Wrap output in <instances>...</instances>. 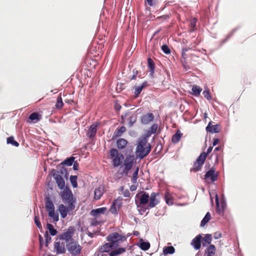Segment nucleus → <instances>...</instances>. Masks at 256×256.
Returning <instances> with one entry per match:
<instances>
[{
    "label": "nucleus",
    "mask_w": 256,
    "mask_h": 256,
    "mask_svg": "<svg viewBox=\"0 0 256 256\" xmlns=\"http://www.w3.org/2000/svg\"><path fill=\"white\" fill-rule=\"evenodd\" d=\"M150 145L148 143L146 138H140L136 148V156L140 159H142L150 153Z\"/></svg>",
    "instance_id": "nucleus-1"
},
{
    "label": "nucleus",
    "mask_w": 256,
    "mask_h": 256,
    "mask_svg": "<svg viewBox=\"0 0 256 256\" xmlns=\"http://www.w3.org/2000/svg\"><path fill=\"white\" fill-rule=\"evenodd\" d=\"M63 190H64L60 194L61 198L63 202L66 205H70V210H74L75 208L74 203L76 200L73 196L72 191L68 187H66V188Z\"/></svg>",
    "instance_id": "nucleus-2"
},
{
    "label": "nucleus",
    "mask_w": 256,
    "mask_h": 256,
    "mask_svg": "<svg viewBox=\"0 0 256 256\" xmlns=\"http://www.w3.org/2000/svg\"><path fill=\"white\" fill-rule=\"evenodd\" d=\"M137 114L133 112L130 110H128L125 112L120 116L121 121L120 122L122 124L126 123V121L128 122V127H132L137 120Z\"/></svg>",
    "instance_id": "nucleus-3"
},
{
    "label": "nucleus",
    "mask_w": 256,
    "mask_h": 256,
    "mask_svg": "<svg viewBox=\"0 0 256 256\" xmlns=\"http://www.w3.org/2000/svg\"><path fill=\"white\" fill-rule=\"evenodd\" d=\"M110 154L114 167H118L122 165L124 160V156L122 154L119 153L118 150L115 148L110 150Z\"/></svg>",
    "instance_id": "nucleus-4"
},
{
    "label": "nucleus",
    "mask_w": 256,
    "mask_h": 256,
    "mask_svg": "<svg viewBox=\"0 0 256 256\" xmlns=\"http://www.w3.org/2000/svg\"><path fill=\"white\" fill-rule=\"evenodd\" d=\"M68 251L72 256H78L82 253V246L78 242L72 240L66 244Z\"/></svg>",
    "instance_id": "nucleus-5"
},
{
    "label": "nucleus",
    "mask_w": 256,
    "mask_h": 256,
    "mask_svg": "<svg viewBox=\"0 0 256 256\" xmlns=\"http://www.w3.org/2000/svg\"><path fill=\"white\" fill-rule=\"evenodd\" d=\"M136 158L134 154H130L127 156L124 160V169L123 173L126 175L128 172L132 168L134 164L136 162Z\"/></svg>",
    "instance_id": "nucleus-6"
},
{
    "label": "nucleus",
    "mask_w": 256,
    "mask_h": 256,
    "mask_svg": "<svg viewBox=\"0 0 256 256\" xmlns=\"http://www.w3.org/2000/svg\"><path fill=\"white\" fill-rule=\"evenodd\" d=\"M107 240L112 242L114 246L117 247L120 242H124L126 240V238L117 232H114L109 234L106 238Z\"/></svg>",
    "instance_id": "nucleus-7"
},
{
    "label": "nucleus",
    "mask_w": 256,
    "mask_h": 256,
    "mask_svg": "<svg viewBox=\"0 0 256 256\" xmlns=\"http://www.w3.org/2000/svg\"><path fill=\"white\" fill-rule=\"evenodd\" d=\"M206 159V154L205 152H203L199 156L194 163L192 168L190 169V172H197L202 168Z\"/></svg>",
    "instance_id": "nucleus-8"
},
{
    "label": "nucleus",
    "mask_w": 256,
    "mask_h": 256,
    "mask_svg": "<svg viewBox=\"0 0 256 256\" xmlns=\"http://www.w3.org/2000/svg\"><path fill=\"white\" fill-rule=\"evenodd\" d=\"M216 169L212 168L208 171L206 172L204 175L205 181L208 184H212L218 180V174L215 173Z\"/></svg>",
    "instance_id": "nucleus-9"
},
{
    "label": "nucleus",
    "mask_w": 256,
    "mask_h": 256,
    "mask_svg": "<svg viewBox=\"0 0 256 256\" xmlns=\"http://www.w3.org/2000/svg\"><path fill=\"white\" fill-rule=\"evenodd\" d=\"M150 196L148 193L146 192H142L138 193L136 195V198L139 200V202L136 200V202L137 204V206H140L142 205H145L148 204Z\"/></svg>",
    "instance_id": "nucleus-10"
},
{
    "label": "nucleus",
    "mask_w": 256,
    "mask_h": 256,
    "mask_svg": "<svg viewBox=\"0 0 256 256\" xmlns=\"http://www.w3.org/2000/svg\"><path fill=\"white\" fill-rule=\"evenodd\" d=\"M74 232V228L73 226L69 227L66 232L62 234H59L57 238L59 240H65L66 242H69L70 240H72V238Z\"/></svg>",
    "instance_id": "nucleus-11"
},
{
    "label": "nucleus",
    "mask_w": 256,
    "mask_h": 256,
    "mask_svg": "<svg viewBox=\"0 0 256 256\" xmlns=\"http://www.w3.org/2000/svg\"><path fill=\"white\" fill-rule=\"evenodd\" d=\"M60 240L57 238L54 242V249L56 254H63L66 252L65 242Z\"/></svg>",
    "instance_id": "nucleus-12"
},
{
    "label": "nucleus",
    "mask_w": 256,
    "mask_h": 256,
    "mask_svg": "<svg viewBox=\"0 0 256 256\" xmlns=\"http://www.w3.org/2000/svg\"><path fill=\"white\" fill-rule=\"evenodd\" d=\"M54 178L60 190H63L65 188V181L64 178L60 174V172H56L54 174Z\"/></svg>",
    "instance_id": "nucleus-13"
},
{
    "label": "nucleus",
    "mask_w": 256,
    "mask_h": 256,
    "mask_svg": "<svg viewBox=\"0 0 256 256\" xmlns=\"http://www.w3.org/2000/svg\"><path fill=\"white\" fill-rule=\"evenodd\" d=\"M157 195H158V193H156L154 192L150 194V196L149 198V204L148 205L147 208L144 210V212L146 209L149 210L155 207L159 203L158 200L156 199V196Z\"/></svg>",
    "instance_id": "nucleus-14"
},
{
    "label": "nucleus",
    "mask_w": 256,
    "mask_h": 256,
    "mask_svg": "<svg viewBox=\"0 0 256 256\" xmlns=\"http://www.w3.org/2000/svg\"><path fill=\"white\" fill-rule=\"evenodd\" d=\"M98 123L92 124L88 128L86 132V136L90 139L93 138L96 135L97 132V126Z\"/></svg>",
    "instance_id": "nucleus-15"
},
{
    "label": "nucleus",
    "mask_w": 256,
    "mask_h": 256,
    "mask_svg": "<svg viewBox=\"0 0 256 256\" xmlns=\"http://www.w3.org/2000/svg\"><path fill=\"white\" fill-rule=\"evenodd\" d=\"M154 115L152 112L144 114L141 117V122L142 124H147L154 120Z\"/></svg>",
    "instance_id": "nucleus-16"
},
{
    "label": "nucleus",
    "mask_w": 256,
    "mask_h": 256,
    "mask_svg": "<svg viewBox=\"0 0 256 256\" xmlns=\"http://www.w3.org/2000/svg\"><path fill=\"white\" fill-rule=\"evenodd\" d=\"M70 205H67L66 207L62 204H60L58 206V211L60 214L61 217L63 218H65L68 212H69L72 211L74 210H70Z\"/></svg>",
    "instance_id": "nucleus-17"
},
{
    "label": "nucleus",
    "mask_w": 256,
    "mask_h": 256,
    "mask_svg": "<svg viewBox=\"0 0 256 256\" xmlns=\"http://www.w3.org/2000/svg\"><path fill=\"white\" fill-rule=\"evenodd\" d=\"M110 242L104 244L99 248L98 250L100 252H110L112 248H116L114 244H112V242Z\"/></svg>",
    "instance_id": "nucleus-18"
},
{
    "label": "nucleus",
    "mask_w": 256,
    "mask_h": 256,
    "mask_svg": "<svg viewBox=\"0 0 256 256\" xmlns=\"http://www.w3.org/2000/svg\"><path fill=\"white\" fill-rule=\"evenodd\" d=\"M42 118V116L38 114V112H32L31 114L28 118V120H27L28 122L36 123Z\"/></svg>",
    "instance_id": "nucleus-19"
},
{
    "label": "nucleus",
    "mask_w": 256,
    "mask_h": 256,
    "mask_svg": "<svg viewBox=\"0 0 256 256\" xmlns=\"http://www.w3.org/2000/svg\"><path fill=\"white\" fill-rule=\"evenodd\" d=\"M202 236L200 234H198L196 236L192 241L191 244L194 246V248L196 250H199L201 247V240Z\"/></svg>",
    "instance_id": "nucleus-20"
},
{
    "label": "nucleus",
    "mask_w": 256,
    "mask_h": 256,
    "mask_svg": "<svg viewBox=\"0 0 256 256\" xmlns=\"http://www.w3.org/2000/svg\"><path fill=\"white\" fill-rule=\"evenodd\" d=\"M104 192V187L103 186H100L96 188L94 192V198L96 200H98L100 198Z\"/></svg>",
    "instance_id": "nucleus-21"
},
{
    "label": "nucleus",
    "mask_w": 256,
    "mask_h": 256,
    "mask_svg": "<svg viewBox=\"0 0 256 256\" xmlns=\"http://www.w3.org/2000/svg\"><path fill=\"white\" fill-rule=\"evenodd\" d=\"M207 132L211 133H217L220 131V125H212V122H210L206 128Z\"/></svg>",
    "instance_id": "nucleus-22"
},
{
    "label": "nucleus",
    "mask_w": 256,
    "mask_h": 256,
    "mask_svg": "<svg viewBox=\"0 0 256 256\" xmlns=\"http://www.w3.org/2000/svg\"><path fill=\"white\" fill-rule=\"evenodd\" d=\"M107 211V208L105 207L100 208L95 210H92L90 212V214L92 216H100V214H104Z\"/></svg>",
    "instance_id": "nucleus-23"
},
{
    "label": "nucleus",
    "mask_w": 256,
    "mask_h": 256,
    "mask_svg": "<svg viewBox=\"0 0 256 256\" xmlns=\"http://www.w3.org/2000/svg\"><path fill=\"white\" fill-rule=\"evenodd\" d=\"M45 207L48 212L54 210V204L49 196L45 198Z\"/></svg>",
    "instance_id": "nucleus-24"
},
{
    "label": "nucleus",
    "mask_w": 256,
    "mask_h": 256,
    "mask_svg": "<svg viewBox=\"0 0 256 256\" xmlns=\"http://www.w3.org/2000/svg\"><path fill=\"white\" fill-rule=\"evenodd\" d=\"M148 83L146 81H144L141 86H138L135 87V92H134V95L135 97H138L140 92H142V89L146 86H148Z\"/></svg>",
    "instance_id": "nucleus-25"
},
{
    "label": "nucleus",
    "mask_w": 256,
    "mask_h": 256,
    "mask_svg": "<svg viewBox=\"0 0 256 256\" xmlns=\"http://www.w3.org/2000/svg\"><path fill=\"white\" fill-rule=\"evenodd\" d=\"M94 218H92L90 220V225L92 226H96L102 222H104L103 220L102 219L100 216H94Z\"/></svg>",
    "instance_id": "nucleus-26"
},
{
    "label": "nucleus",
    "mask_w": 256,
    "mask_h": 256,
    "mask_svg": "<svg viewBox=\"0 0 256 256\" xmlns=\"http://www.w3.org/2000/svg\"><path fill=\"white\" fill-rule=\"evenodd\" d=\"M182 134L180 130H178L172 136V142L173 143H178L180 140Z\"/></svg>",
    "instance_id": "nucleus-27"
},
{
    "label": "nucleus",
    "mask_w": 256,
    "mask_h": 256,
    "mask_svg": "<svg viewBox=\"0 0 256 256\" xmlns=\"http://www.w3.org/2000/svg\"><path fill=\"white\" fill-rule=\"evenodd\" d=\"M216 247L213 244H210L206 251V256H214L216 252Z\"/></svg>",
    "instance_id": "nucleus-28"
},
{
    "label": "nucleus",
    "mask_w": 256,
    "mask_h": 256,
    "mask_svg": "<svg viewBox=\"0 0 256 256\" xmlns=\"http://www.w3.org/2000/svg\"><path fill=\"white\" fill-rule=\"evenodd\" d=\"M127 144V140L122 138H120L116 141L117 147L118 149L124 148L126 146Z\"/></svg>",
    "instance_id": "nucleus-29"
},
{
    "label": "nucleus",
    "mask_w": 256,
    "mask_h": 256,
    "mask_svg": "<svg viewBox=\"0 0 256 256\" xmlns=\"http://www.w3.org/2000/svg\"><path fill=\"white\" fill-rule=\"evenodd\" d=\"M126 131V128L124 126H122L120 128H117L114 134V136L116 138L120 136L124 132Z\"/></svg>",
    "instance_id": "nucleus-30"
},
{
    "label": "nucleus",
    "mask_w": 256,
    "mask_h": 256,
    "mask_svg": "<svg viewBox=\"0 0 256 256\" xmlns=\"http://www.w3.org/2000/svg\"><path fill=\"white\" fill-rule=\"evenodd\" d=\"M126 252L125 248H120L115 250H112L109 254L110 256H117Z\"/></svg>",
    "instance_id": "nucleus-31"
},
{
    "label": "nucleus",
    "mask_w": 256,
    "mask_h": 256,
    "mask_svg": "<svg viewBox=\"0 0 256 256\" xmlns=\"http://www.w3.org/2000/svg\"><path fill=\"white\" fill-rule=\"evenodd\" d=\"M164 198L166 203L168 205H172L174 203V198L169 192H166L164 194Z\"/></svg>",
    "instance_id": "nucleus-32"
},
{
    "label": "nucleus",
    "mask_w": 256,
    "mask_h": 256,
    "mask_svg": "<svg viewBox=\"0 0 256 256\" xmlns=\"http://www.w3.org/2000/svg\"><path fill=\"white\" fill-rule=\"evenodd\" d=\"M175 252V249L172 246H166L163 249V253L164 255L173 254Z\"/></svg>",
    "instance_id": "nucleus-33"
},
{
    "label": "nucleus",
    "mask_w": 256,
    "mask_h": 256,
    "mask_svg": "<svg viewBox=\"0 0 256 256\" xmlns=\"http://www.w3.org/2000/svg\"><path fill=\"white\" fill-rule=\"evenodd\" d=\"M158 124H154L150 126L149 130L148 131L146 135L147 136H150L152 134H155L158 130Z\"/></svg>",
    "instance_id": "nucleus-34"
},
{
    "label": "nucleus",
    "mask_w": 256,
    "mask_h": 256,
    "mask_svg": "<svg viewBox=\"0 0 256 256\" xmlns=\"http://www.w3.org/2000/svg\"><path fill=\"white\" fill-rule=\"evenodd\" d=\"M48 216L52 218L53 222H56L59 220L58 214L56 213L54 210L48 212Z\"/></svg>",
    "instance_id": "nucleus-35"
},
{
    "label": "nucleus",
    "mask_w": 256,
    "mask_h": 256,
    "mask_svg": "<svg viewBox=\"0 0 256 256\" xmlns=\"http://www.w3.org/2000/svg\"><path fill=\"white\" fill-rule=\"evenodd\" d=\"M192 94L195 96H198L200 94V92L202 90V88L196 85H194L192 87Z\"/></svg>",
    "instance_id": "nucleus-36"
},
{
    "label": "nucleus",
    "mask_w": 256,
    "mask_h": 256,
    "mask_svg": "<svg viewBox=\"0 0 256 256\" xmlns=\"http://www.w3.org/2000/svg\"><path fill=\"white\" fill-rule=\"evenodd\" d=\"M211 216L209 212H208L202 220L200 224L201 226H204L210 220Z\"/></svg>",
    "instance_id": "nucleus-37"
},
{
    "label": "nucleus",
    "mask_w": 256,
    "mask_h": 256,
    "mask_svg": "<svg viewBox=\"0 0 256 256\" xmlns=\"http://www.w3.org/2000/svg\"><path fill=\"white\" fill-rule=\"evenodd\" d=\"M47 228L48 229L50 234L52 236H56L58 233L57 230L55 229L53 225L50 224H47Z\"/></svg>",
    "instance_id": "nucleus-38"
},
{
    "label": "nucleus",
    "mask_w": 256,
    "mask_h": 256,
    "mask_svg": "<svg viewBox=\"0 0 256 256\" xmlns=\"http://www.w3.org/2000/svg\"><path fill=\"white\" fill-rule=\"evenodd\" d=\"M75 158L73 156H71L69 158H66L64 162H62L61 164L66 165L68 166H71Z\"/></svg>",
    "instance_id": "nucleus-39"
},
{
    "label": "nucleus",
    "mask_w": 256,
    "mask_h": 256,
    "mask_svg": "<svg viewBox=\"0 0 256 256\" xmlns=\"http://www.w3.org/2000/svg\"><path fill=\"white\" fill-rule=\"evenodd\" d=\"M204 242L202 243L203 246H205L206 245L205 244V243H206L208 244H210L212 240V235L210 234H206L205 236L203 238Z\"/></svg>",
    "instance_id": "nucleus-40"
},
{
    "label": "nucleus",
    "mask_w": 256,
    "mask_h": 256,
    "mask_svg": "<svg viewBox=\"0 0 256 256\" xmlns=\"http://www.w3.org/2000/svg\"><path fill=\"white\" fill-rule=\"evenodd\" d=\"M64 106L62 98L61 96H59L56 100V102L55 104V106L57 109H61Z\"/></svg>",
    "instance_id": "nucleus-41"
},
{
    "label": "nucleus",
    "mask_w": 256,
    "mask_h": 256,
    "mask_svg": "<svg viewBox=\"0 0 256 256\" xmlns=\"http://www.w3.org/2000/svg\"><path fill=\"white\" fill-rule=\"evenodd\" d=\"M216 212L220 214L223 212L221 208L220 204L219 203L218 198L217 195H216Z\"/></svg>",
    "instance_id": "nucleus-42"
},
{
    "label": "nucleus",
    "mask_w": 256,
    "mask_h": 256,
    "mask_svg": "<svg viewBox=\"0 0 256 256\" xmlns=\"http://www.w3.org/2000/svg\"><path fill=\"white\" fill-rule=\"evenodd\" d=\"M139 246L142 250H147L150 248V244L149 242H142Z\"/></svg>",
    "instance_id": "nucleus-43"
},
{
    "label": "nucleus",
    "mask_w": 256,
    "mask_h": 256,
    "mask_svg": "<svg viewBox=\"0 0 256 256\" xmlns=\"http://www.w3.org/2000/svg\"><path fill=\"white\" fill-rule=\"evenodd\" d=\"M6 141L8 144H10L16 147H18L19 146V144L14 140L13 136H10L8 138Z\"/></svg>",
    "instance_id": "nucleus-44"
},
{
    "label": "nucleus",
    "mask_w": 256,
    "mask_h": 256,
    "mask_svg": "<svg viewBox=\"0 0 256 256\" xmlns=\"http://www.w3.org/2000/svg\"><path fill=\"white\" fill-rule=\"evenodd\" d=\"M70 182L72 184V186L76 188L78 186L77 183V176H71L70 178Z\"/></svg>",
    "instance_id": "nucleus-45"
},
{
    "label": "nucleus",
    "mask_w": 256,
    "mask_h": 256,
    "mask_svg": "<svg viewBox=\"0 0 256 256\" xmlns=\"http://www.w3.org/2000/svg\"><path fill=\"white\" fill-rule=\"evenodd\" d=\"M44 236V238H45V240H46L45 246H46L47 247L48 246V244L51 242L52 238L49 236L48 231L46 232Z\"/></svg>",
    "instance_id": "nucleus-46"
},
{
    "label": "nucleus",
    "mask_w": 256,
    "mask_h": 256,
    "mask_svg": "<svg viewBox=\"0 0 256 256\" xmlns=\"http://www.w3.org/2000/svg\"><path fill=\"white\" fill-rule=\"evenodd\" d=\"M148 66L150 70H152L155 68L154 63L152 60L150 58H148Z\"/></svg>",
    "instance_id": "nucleus-47"
},
{
    "label": "nucleus",
    "mask_w": 256,
    "mask_h": 256,
    "mask_svg": "<svg viewBox=\"0 0 256 256\" xmlns=\"http://www.w3.org/2000/svg\"><path fill=\"white\" fill-rule=\"evenodd\" d=\"M138 170H139V168L137 167L136 168L133 174L132 178V181L134 182H135L136 181L137 179H138Z\"/></svg>",
    "instance_id": "nucleus-48"
},
{
    "label": "nucleus",
    "mask_w": 256,
    "mask_h": 256,
    "mask_svg": "<svg viewBox=\"0 0 256 256\" xmlns=\"http://www.w3.org/2000/svg\"><path fill=\"white\" fill-rule=\"evenodd\" d=\"M34 222L40 230H42V226L38 216H34Z\"/></svg>",
    "instance_id": "nucleus-49"
},
{
    "label": "nucleus",
    "mask_w": 256,
    "mask_h": 256,
    "mask_svg": "<svg viewBox=\"0 0 256 256\" xmlns=\"http://www.w3.org/2000/svg\"><path fill=\"white\" fill-rule=\"evenodd\" d=\"M162 50L164 53L166 54H170V50L168 46L166 44H164L162 46Z\"/></svg>",
    "instance_id": "nucleus-50"
},
{
    "label": "nucleus",
    "mask_w": 256,
    "mask_h": 256,
    "mask_svg": "<svg viewBox=\"0 0 256 256\" xmlns=\"http://www.w3.org/2000/svg\"><path fill=\"white\" fill-rule=\"evenodd\" d=\"M204 97L208 100H210L212 98V96L210 93L209 90H204L203 92Z\"/></svg>",
    "instance_id": "nucleus-51"
},
{
    "label": "nucleus",
    "mask_w": 256,
    "mask_h": 256,
    "mask_svg": "<svg viewBox=\"0 0 256 256\" xmlns=\"http://www.w3.org/2000/svg\"><path fill=\"white\" fill-rule=\"evenodd\" d=\"M189 48H184L182 50V55L184 58L186 59L188 57V55L186 54V52L188 51Z\"/></svg>",
    "instance_id": "nucleus-52"
},
{
    "label": "nucleus",
    "mask_w": 256,
    "mask_h": 256,
    "mask_svg": "<svg viewBox=\"0 0 256 256\" xmlns=\"http://www.w3.org/2000/svg\"><path fill=\"white\" fill-rule=\"evenodd\" d=\"M57 172H60V174L62 175H64V176L67 178V176L68 175V173L67 172V170L62 168L60 171H58Z\"/></svg>",
    "instance_id": "nucleus-53"
},
{
    "label": "nucleus",
    "mask_w": 256,
    "mask_h": 256,
    "mask_svg": "<svg viewBox=\"0 0 256 256\" xmlns=\"http://www.w3.org/2000/svg\"><path fill=\"white\" fill-rule=\"evenodd\" d=\"M132 76L130 78V80L136 79V76L138 74V71L136 69H134L132 70Z\"/></svg>",
    "instance_id": "nucleus-54"
},
{
    "label": "nucleus",
    "mask_w": 256,
    "mask_h": 256,
    "mask_svg": "<svg viewBox=\"0 0 256 256\" xmlns=\"http://www.w3.org/2000/svg\"><path fill=\"white\" fill-rule=\"evenodd\" d=\"M38 237H39V241H40V249L42 250V246H43L44 240H43V238L42 237V236L40 234Z\"/></svg>",
    "instance_id": "nucleus-55"
},
{
    "label": "nucleus",
    "mask_w": 256,
    "mask_h": 256,
    "mask_svg": "<svg viewBox=\"0 0 256 256\" xmlns=\"http://www.w3.org/2000/svg\"><path fill=\"white\" fill-rule=\"evenodd\" d=\"M214 237L215 239H218L222 237V234L221 232H218L214 234Z\"/></svg>",
    "instance_id": "nucleus-56"
},
{
    "label": "nucleus",
    "mask_w": 256,
    "mask_h": 256,
    "mask_svg": "<svg viewBox=\"0 0 256 256\" xmlns=\"http://www.w3.org/2000/svg\"><path fill=\"white\" fill-rule=\"evenodd\" d=\"M122 194H123L124 196L126 198L130 197V192H129V190H124Z\"/></svg>",
    "instance_id": "nucleus-57"
},
{
    "label": "nucleus",
    "mask_w": 256,
    "mask_h": 256,
    "mask_svg": "<svg viewBox=\"0 0 256 256\" xmlns=\"http://www.w3.org/2000/svg\"><path fill=\"white\" fill-rule=\"evenodd\" d=\"M78 166H79V164H78V162L76 161V162L74 161V162L73 163L74 170H78Z\"/></svg>",
    "instance_id": "nucleus-58"
},
{
    "label": "nucleus",
    "mask_w": 256,
    "mask_h": 256,
    "mask_svg": "<svg viewBox=\"0 0 256 256\" xmlns=\"http://www.w3.org/2000/svg\"><path fill=\"white\" fill-rule=\"evenodd\" d=\"M150 6H153L155 4V0H146Z\"/></svg>",
    "instance_id": "nucleus-59"
},
{
    "label": "nucleus",
    "mask_w": 256,
    "mask_h": 256,
    "mask_svg": "<svg viewBox=\"0 0 256 256\" xmlns=\"http://www.w3.org/2000/svg\"><path fill=\"white\" fill-rule=\"evenodd\" d=\"M121 108H122V106L119 104H118V103L115 104L114 109L116 110L119 111V110H120Z\"/></svg>",
    "instance_id": "nucleus-60"
},
{
    "label": "nucleus",
    "mask_w": 256,
    "mask_h": 256,
    "mask_svg": "<svg viewBox=\"0 0 256 256\" xmlns=\"http://www.w3.org/2000/svg\"><path fill=\"white\" fill-rule=\"evenodd\" d=\"M110 212L112 214H116V207L114 205V204L112 206L111 208H110Z\"/></svg>",
    "instance_id": "nucleus-61"
},
{
    "label": "nucleus",
    "mask_w": 256,
    "mask_h": 256,
    "mask_svg": "<svg viewBox=\"0 0 256 256\" xmlns=\"http://www.w3.org/2000/svg\"><path fill=\"white\" fill-rule=\"evenodd\" d=\"M212 146H209L206 152H205V154H206V157L207 156L208 154H209L212 152Z\"/></svg>",
    "instance_id": "nucleus-62"
},
{
    "label": "nucleus",
    "mask_w": 256,
    "mask_h": 256,
    "mask_svg": "<svg viewBox=\"0 0 256 256\" xmlns=\"http://www.w3.org/2000/svg\"><path fill=\"white\" fill-rule=\"evenodd\" d=\"M220 142V140L218 138H214L212 142L213 146H216Z\"/></svg>",
    "instance_id": "nucleus-63"
},
{
    "label": "nucleus",
    "mask_w": 256,
    "mask_h": 256,
    "mask_svg": "<svg viewBox=\"0 0 256 256\" xmlns=\"http://www.w3.org/2000/svg\"><path fill=\"white\" fill-rule=\"evenodd\" d=\"M220 206H221L222 209V212H224V209L226 207V203L224 202H221Z\"/></svg>",
    "instance_id": "nucleus-64"
}]
</instances>
